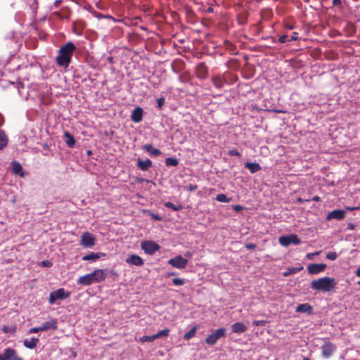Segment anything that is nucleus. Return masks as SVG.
Listing matches in <instances>:
<instances>
[{"instance_id": "f257e3e1", "label": "nucleus", "mask_w": 360, "mask_h": 360, "mask_svg": "<svg viewBox=\"0 0 360 360\" xmlns=\"http://www.w3.org/2000/svg\"><path fill=\"white\" fill-rule=\"evenodd\" d=\"M75 50L76 46L71 41H68L62 46L58 51V55L56 59L57 65L65 68H68Z\"/></svg>"}, {"instance_id": "f03ea898", "label": "nucleus", "mask_w": 360, "mask_h": 360, "mask_svg": "<svg viewBox=\"0 0 360 360\" xmlns=\"http://www.w3.org/2000/svg\"><path fill=\"white\" fill-rule=\"evenodd\" d=\"M107 270L98 269L94 272L85 274L77 280L78 285H90L93 283H101L107 277Z\"/></svg>"}, {"instance_id": "7ed1b4c3", "label": "nucleus", "mask_w": 360, "mask_h": 360, "mask_svg": "<svg viewBox=\"0 0 360 360\" xmlns=\"http://www.w3.org/2000/svg\"><path fill=\"white\" fill-rule=\"evenodd\" d=\"M336 282L335 278L325 276L311 282V288L313 290L323 292H330L335 289Z\"/></svg>"}, {"instance_id": "20e7f679", "label": "nucleus", "mask_w": 360, "mask_h": 360, "mask_svg": "<svg viewBox=\"0 0 360 360\" xmlns=\"http://www.w3.org/2000/svg\"><path fill=\"white\" fill-rule=\"evenodd\" d=\"M226 329L225 328H219L210 334L205 341L208 345L213 346L219 339L226 337Z\"/></svg>"}, {"instance_id": "39448f33", "label": "nucleus", "mask_w": 360, "mask_h": 360, "mask_svg": "<svg viewBox=\"0 0 360 360\" xmlns=\"http://www.w3.org/2000/svg\"><path fill=\"white\" fill-rule=\"evenodd\" d=\"M70 292L65 290L64 288H59L53 291L49 295V302L50 304H53L58 300H65L69 297Z\"/></svg>"}, {"instance_id": "423d86ee", "label": "nucleus", "mask_w": 360, "mask_h": 360, "mask_svg": "<svg viewBox=\"0 0 360 360\" xmlns=\"http://www.w3.org/2000/svg\"><path fill=\"white\" fill-rule=\"evenodd\" d=\"M279 243L284 247H288L290 244L299 245L301 243V240L296 234H290L281 236Z\"/></svg>"}, {"instance_id": "0eeeda50", "label": "nucleus", "mask_w": 360, "mask_h": 360, "mask_svg": "<svg viewBox=\"0 0 360 360\" xmlns=\"http://www.w3.org/2000/svg\"><path fill=\"white\" fill-rule=\"evenodd\" d=\"M141 247L142 250H143L144 252L148 255H153L160 248V246L158 243L152 240L143 241L141 243Z\"/></svg>"}, {"instance_id": "6e6552de", "label": "nucleus", "mask_w": 360, "mask_h": 360, "mask_svg": "<svg viewBox=\"0 0 360 360\" xmlns=\"http://www.w3.org/2000/svg\"><path fill=\"white\" fill-rule=\"evenodd\" d=\"M168 264L177 269H184L188 264V259L181 255L176 256L168 260Z\"/></svg>"}, {"instance_id": "1a4fd4ad", "label": "nucleus", "mask_w": 360, "mask_h": 360, "mask_svg": "<svg viewBox=\"0 0 360 360\" xmlns=\"http://www.w3.org/2000/svg\"><path fill=\"white\" fill-rule=\"evenodd\" d=\"M80 244L85 248H91L95 244V238L89 232H84L81 236Z\"/></svg>"}, {"instance_id": "9d476101", "label": "nucleus", "mask_w": 360, "mask_h": 360, "mask_svg": "<svg viewBox=\"0 0 360 360\" xmlns=\"http://www.w3.org/2000/svg\"><path fill=\"white\" fill-rule=\"evenodd\" d=\"M0 360H21V359L17 356L15 350L7 348L0 354Z\"/></svg>"}, {"instance_id": "9b49d317", "label": "nucleus", "mask_w": 360, "mask_h": 360, "mask_svg": "<svg viewBox=\"0 0 360 360\" xmlns=\"http://www.w3.org/2000/svg\"><path fill=\"white\" fill-rule=\"evenodd\" d=\"M327 266L325 264H309L307 266V271L309 274H318L325 271Z\"/></svg>"}, {"instance_id": "f8f14e48", "label": "nucleus", "mask_w": 360, "mask_h": 360, "mask_svg": "<svg viewBox=\"0 0 360 360\" xmlns=\"http://www.w3.org/2000/svg\"><path fill=\"white\" fill-rule=\"evenodd\" d=\"M208 69L205 63H200L196 67L195 73L198 78L205 79L207 77Z\"/></svg>"}, {"instance_id": "ddd939ff", "label": "nucleus", "mask_w": 360, "mask_h": 360, "mask_svg": "<svg viewBox=\"0 0 360 360\" xmlns=\"http://www.w3.org/2000/svg\"><path fill=\"white\" fill-rule=\"evenodd\" d=\"M345 217V212L343 210H334L328 214L326 219L330 220L332 219H335L338 220H341Z\"/></svg>"}, {"instance_id": "4468645a", "label": "nucleus", "mask_w": 360, "mask_h": 360, "mask_svg": "<svg viewBox=\"0 0 360 360\" xmlns=\"http://www.w3.org/2000/svg\"><path fill=\"white\" fill-rule=\"evenodd\" d=\"M335 349V347L333 343L330 342L325 343L321 347L323 356L327 358L330 357L333 354Z\"/></svg>"}, {"instance_id": "2eb2a0df", "label": "nucleus", "mask_w": 360, "mask_h": 360, "mask_svg": "<svg viewBox=\"0 0 360 360\" xmlns=\"http://www.w3.org/2000/svg\"><path fill=\"white\" fill-rule=\"evenodd\" d=\"M126 262L129 264L141 266L143 265V259L139 255H131L126 259Z\"/></svg>"}, {"instance_id": "dca6fc26", "label": "nucleus", "mask_w": 360, "mask_h": 360, "mask_svg": "<svg viewBox=\"0 0 360 360\" xmlns=\"http://www.w3.org/2000/svg\"><path fill=\"white\" fill-rule=\"evenodd\" d=\"M131 119L134 122H140L143 119V109L141 107H136L131 115Z\"/></svg>"}, {"instance_id": "f3484780", "label": "nucleus", "mask_w": 360, "mask_h": 360, "mask_svg": "<svg viewBox=\"0 0 360 360\" xmlns=\"http://www.w3.org/2000/svg\"><path fill=\"white\" fill-rule=\"evenodd\" d=\"M152 161L149 159L145 160L139 158L137 160V166L142 171H148L152 167Z\"/></svg>"}, {"instance_id": "a211bd4d", "label": "nucleus", "mask_w": 360, "mask_h": 360, "mask_svg": "<svg viewBox=\"0 0 360 360\" xmlns=\"http://www.w3.org/2000/svg\"><path fill=\"white\" fill-rule=\"evenodd\" d=\"M57 328V321L54 319L43 323L39 329L41 331H46L50 329L55 330Z\"/></svg>"}, {"instance_id": "6ab92c4d", "label": "nucleus", "mask_w": 360, "mask_h": 360, "mask_svg": "<svg viewBox=\"0 0 360 360\" xmlns=\"http://www.w3.org/2000/svg\"><path fill=\"white\" fill-rule=\"evenodd\" d=\"M232 331L235 333H245L248 328L247 326L242 322H236L234 323L231 326Z\"/></svg>"}, {"instance_id": "aec40b11", "label": "nucleus", "mask_w": 360, "mask_h": 360, "mask_svg": "<svg viewBox=\"0 0 360 360\" xmlns=\"http://www.w3.org/2000/svg\"><path fill=\"white\" fill-rule=\"evenodd\" d=\"M295 311L299 313L311 314L312 313V307L309 303L300 304L297 307Z\"/></svg>"}, {"instance_id": "412c9836", "label": "nucleus", "mask_w": 360, "mask_h": 360, "mask_svg": "<svg viewBox=\"0 0 360 360\" xmlns=\"http://www.w3.org/2000/svg\"><path fill=\"white\" fill-rule=\"evenodd\" d=\"M212 82L217 89H221L224 86L225 80L220 75H214L212 77Z\"/></svg>"}, {"instance_id": "4be33fe9", "label": "nucleus", "mask_w": 360, "mask_h": 360, "mask_svg": "<svg viewBox=\"0 0 360 360\" xmlns=\"http://www.w3.org/2000/svg\"><path fill=\"white\" fill-rule=\"evenodd\" d=\"M11 170L12 173H13L15 174H18L19 176H22V167L20 163H19L16 161H13L11 163Z\"/></svg>"}, {"instance_id": "5701e85b", "label": "nucleus", "mask_w": 360, "mask_h": 360, "mask_svg": "<svg viewBox=\"0 0 360 360\" xmlns=\"http://www.w3.org/2000/svg\"><path fill=\"white\" fill-rule=\"evenodd\" d=\"M143 150L154 156H159L161 152L159 149L154 148L151 144H146L143 146Z\"/></svg>"}, {"instance_id": "b1692460", "label": "nucleus", "mask_w": 360, "mask_h": 360, "mask_svg": "<svg viewBox=\"0 0 360 360\" xmlns=\"http://www.w3.org/2000/svg\"><path fill=\"white\" fill-rule=\"evenodd\" d=\"M245 167L248 168L252 174L261 170V166L259 163L256 162H247L245 163Z\"/></svg>"}, {"instance_id": "393cba45", "label": "nucleus", "mask_w": 360, "mask_h": 360, "mask_svg": "<svg viewBox=\"0 0 360 360\" xmlns=\"http://www.w3.org/2000/svg\"><path fill=\"white\" fill-rule=\"evenodd\" d=\"M64 136L65 137V141L67 146L69 148H73L75 145V140L74 136L68 131L64 133Z\"/></svg>"}, {"instance_id": "a878e982", "label": "nucleus", "mask_w": 360, "mask_h": 360, "mask_svg": "<svg viewBox=\"0 0 360 360\" xmlns=\"http://www.w3.org/2000/svg\"><path fill=\"white\" fill-rule=\"evenodd\" d=\"M101 253L100 252H91L88 255L83 256L82 260L84 261H95L101 257Z\"/></svg>"}, {"instance_id": "bb28decb", "label": "nucleus", "mask_w": 360, "mask_h": 360, "mask_svg": "<svg viewBox=\"0 0 360 360\" xmlns=\"http://www.w3.org/2000/svg\"><path fill=\"white\" fill-rule=\"evenodd\" d=\"M38 342L39 339L36 338H32L30 340L26 339L24 340V346L29 349H33L36 347Z\"/></svg>"}, {"instance_id": "cd10ccee", "label": "nucleus", "mask_w": 360, "mask_h": 360, "mask_svg": "<svg viewBox=\"0 0 360 360\" xmlns=\"http://www.w3.org/2000/svg\"><path fill=\"white\" fill-rule=\"evenodd\" d=\"M198 326H193L189 331L186 333L184 335V339L186 340H188L193 338H194L196 335L197 330H198Z\"/></svg>"}, {"instance_id": "c85d7f7f", "label": "nucleus", "mask_w": 360, "mask_h": 360, "mask_svg": "<svg viewBox=\"0 0 360 360\" xmlns=\"http://www.w3.org/2000/svg\"><path fill=\"white\" fill-rule=\"evenodd\" d=\"M8 139L4 131L0 129V150H2L7 146Z\"/></svg>"}, {"instance_id": "c756f323", "label": "nucleus", "mask_w": 360, "mask_h": 360, "mask_svg": "<svg viewBox=\"0 0 360 360\" xmlns=\"http://www.w3.org/2000/svg\"><path fill=\"white\" fill-rule=\"evenodd\" d=\"M303 269L302 266L300 267H290L287 269V271L283 273L284 276H288L292 274H296L299 272L300 270Z\"/></svg>"}, {"instance_id": "7c9ffc66", "label": "nucleus", "mask_w": 360, "mask_h": 360, "mask_svg": "<svg viewBox=\"0 0 360 360\" xmlns=\"http://www.w3.org/2000/svg\"><path fill=\"white\" fill-rule=\"evenodd\" d=\"M178 164H179V160H178V159H176L175 158H167L165 159V165L167 167H169V166L176 167L178 165Z\"/></svg>"}, {"instance_id": "2f4dec72", "label": "nucleus", "mask_w": 360, "mask_h": 360, "mask_svg": "<svg viewBox=\"0 0 360 360\" xmlns=\"http://www.w3.org/2000/svg\"><path fill=\"white\" fill-rule=\"evenodd\" d=\"M165 206L167 208L172 209L173 210L177 211L182 209V205H174V203L171 202H167L165 203Z\"/></svg>"}, {"instance_id": "473e14b6", "label": "nucleus", "mask_w": 360, "mask_h": 360, "mask_svg": "<svg viewBox=\"0 0 360 360\" xmlns=\"http://www.w3.org/2000/svg\"><path fill=\"white\" fill-rule=\"evenodd\" d=\"M169 333V329H164L160 330L158 333L155 334V339L162 338V337H167Z\"/></svg>"}, {"instance_id": "72a5a7b5", "label": "nucleus", "mask_w": 360, "mask_h": 360, "mask_svg": "<svg viewBox=\"0 0 360 360\" xmlns=\"http://www.w3.org/2000/svg\"><path fill=\"white\" fill-rule=\"evenodd\" d=\"M216 200L221 202H229L231 199L227 198L225 194H218L216 197Z\"/></svg>"}, {"instance_id": "f704fd0d", "label": "nucleus", "mask_w": 360, "mask_h": 360, "mask_svg": "<svg viewBox=\"0 0 360 360\" xmlns=\"http://www.w3.org/2000/svg\"><path fill=\"white\" fill-rule=\"evenodd\" d=\"M155 339V335H144L143 337H141L140 338V340L142 342H153L154 341Z\"/></svg>"}, {"instance_id": "c9c22d12", "label": "nucleus", "mask_w": 360, "mask_h": 360, "mask_svg": "<svg viewBox=\"0 0 360 360\" xmlns=\"http://www.w3.org/2000/svg\"><path fill=\"white\" fill-rule=\"evenodd\" d=\"M172 283L175 285H183L185 283V281L183 278H175L172 280Z\"/></svg>"}, {"instance_id": "e433bc0d", "label": "nucleus", "mask_w": 360, "mask_h": 360, "mask_svg": "<svg viewBox=\"0 0 360 360\" xmlns=\"http://www.w3.org/2000/svg\"><path fill=\"white\" fill-rule=\"evenodd\" d=\"M287 41H290V36H288V35L284 34V35L281 36L278 38V42L281 43V44H283V43H285Z\"/></svg>"}, {"instance_id": "4c0bfd02", "label": "nucleus", "mask_w": 360, "mask_h": 360, "mask_svg": "<svg viewBox=\"0 0 360 360\" xmlns=\"http://www.w3.org/2000/svg\"><path fill=\"white\" fill-rule=\"evenodd\" d=\"M337 257H338V255L335 252H329L326 255V258L330 260H335V259H336Z\"/></svg>"}, {"instance_id": "58836bf2", "label": "nucleus", "mask_w": 360, "mask_h": 360, "mask_svg": "<svg viewBox=\"0 0 360 360\" xmlns=\"http://www.w3.org/2000/svg\"><path fill=\"white\" fill-rule=\"evenodd\" d=\"M266 323V321H264V320H257V321H254L252 324L255 326H264Z\"/></svg>"}, {"instance_id": "ea45409f", "label": "nucleus", "mask_w": 360, "mask_h": 360, "mask_svg": "<svg viewBox=\"0 0 360 360\" xmlns=\"http://www.w3.org/2000/svg\"><path fill=\"white\" fill-rule=\"evenodd\" d=\"M165 103V98L161 97V98H158V101H157V103H158L157 107L159 109H161L162 108V106L164 105Z\"/></svg>"}, {"instance_id": "a19ab883", "label": "nucleus", "mask_w": 360, "mask_h": 360, "mask_svg": "<svg viewBox=\"0 0 360 360\" xmlns=\"http://www.w3.org/2000/svg\"><path fill=\"white\" fill-rule=\"evenodd\" d=\"M229 155L231 156H240V153L238 152L237 149H232L229 151Z\"/></svg>"}, {"instance_id": "79ce46f5", "label": "nucleus", "mask_w": 360, "mask_h": 360, "mask_svg": "<svg viewBox=\"0 0 360 360\" xmlns=\"http://www.w3.org/2000/svg\"><path fill=\"white\" fill-rule=\"evenodd\" d=\"M41 265L45 267H50L52 266V262L49 260H44L41 262Z\"/></svg>"}, {"instance_id": "37998d69", "label": "nucleus", "mask_w": 360, "mask_h": 360, "mask_svg": "<svg viewBox=\"0 0 360 360\" xmlns=\"http://www.w3.org/2000/svg\"><path fill=\"white\" fill-rule=\"evenodd\" d=\"M245 248L248 250H253L257 248V245L254 243H248L245 245Z\"/></svg>"}, {"instance_id": "c03bdc74", "label": "nucleus", "mask_w": 360, "mask_h": 360, "mask_svg": "<svg viewBox=\"0 0 360 360\" xmlns=\"http://www.w3.org/2000/svg\"><path fill=\"white\" fill-rule=\"evenodd\" d=\"M198 189V186L196 184H191L187 187V190L190 191H193Z\"/></svg>"}, {"instance_id": "a18cd8bd", "label": "nucleus", "mask_w": 360, "mask_h": 360, "mask_svg": "<svg viewBox=\"0 0 360 360\" xmlns=\"http://www.w3.org/2000/svg\"><path fill=\"white\" fill-rule=\"evenodd\" d=\"M298 33L297 32H293L291 36H290V40L291 41H295L298 39L297 37Z\"/></svg>"}, {"instance_id": "49530a36", "label": "nucleus", "mask_w": 360, "mask_h": 360, "mask_svg": "<svg viewBox=\"0 0 360 360\" xmlns=\"http://www.w3.org/2000/svg\"><path fill=\"white\" fill-rule=\"evenodd\" d=\"M319 253H320V252H319V251L316 252H314V253H308V254L307 255V257L309 259H313V257H314V255H319Z\"/></svg>"}, {"instance_id": "de8ad7c7", "label": "nucleus", "mask_w": 360, "mask_h": 360, "mask_svg": "<svg viewBox=\"0 0 360 360\" xmlns=\"http://www.w3.org/2000/svg\"><path fill=\"white\" fill-rule=\"evenodd\" d=\"M243 209V206L239 205H236L233 206V210L236 212L241 211Z\"/></svg>"}, {"instance_id": "09e8293b", "label": "nucleus", "mask_w": 360, "mask_h": 360, "mask_svg": "<svg viewBox=\"0 0 360 360\" xmlns=\"http://www.w3.org/2000/svg\"><path fill=\"white\" fill-rule=\"evenodd\" d=\"M39 331H41L40 329H39V327H37V328H32L30 329V333H37Z\"/></svg>"}, {"instance_id": "8fccbe9b", "label": "nucleus", "mask_w": 360, "mask_h": 360, "mask_svg": "<svg viewBox=\"0 0 360 360\" xmlns=\"http://www.w3.org/2000/svg\"><path fill=\"white\" fill-rule=\"evenodd\" d=\"M37 0H32V4L31 5L32 8V9H36L37 8Z\"/></svg>"}, {"instance_id": "3c124183", "label": "nucleus", "mask_w": 360, "mask_h": 360, "mask_svg": "<svg viewBox=\"0 0 360 360\" xmlns=\"http://www.w3.org/2000/svg\"><path fill=\"white\" fill-rule=\"evenodd\" d=\"M333 6H338L341 4V0H333Z\"/></svg>"}, {"instance_id": "603ef678", "label": "nucleus", "mask_w": 360, "mask_h": 360, "mask_svg": "<svg viewBox=\"0 0 360 360\" xmlns=\"http://www.w3.org/2000/svg\"><path fill=\"white\" fill-rule=\"evenodd\" d=\"M308 201H309V200H303V199H302V198H298L297 199V202H300V203H302V202H308Z\"/></svg>"}, {"instance_id": "864d4df0", "label": "nucleus", "mask_w": 360, "mask_h": 360, "mask_svg": "<svg viewBox=\"0 0 360 360\" xmlns=\"http://www.w3.org/2000/svg\"><path fill=\"white\" fill-rule=\"evenodd\" d=\"M354 227H355L354 224H351V223L348 224V225H347V229L349 230H354Z\"/></svg>"}, {"instance_id": "5fc2aeb1", "label": "nucleus", "mask_w": 360, "mask_h": 360, "mask_svg": "<svg viewBox=\"0 0 360 360\" xmlns=\"http://www.w3.org/2000/svg\"><path fill=\"white\" fill-rule=\"evenodd\" d=\"M312 200L316 201V202H319L321 200V198L319 196L315 195L312 198Z\"/></svg>"}, {"instance_id": "6e6d98bb", "label": "nucleus", "mask_w": 360, "mask_h": 360, "mask_svg": "<svg viewBox=\"0 0 360 360\" xmlns=\"http://www.w3.org/2000/svg\"><path fill=\"white\" fill-rule=\"evenodd\" d=\"M62 1L61 0H56L55 2H54V6L56 7H58L60 6V4H61Z\"/></svg>"}, {"instance_id": "4d7b16f0", "label": "nucleus", "mask_w": 360, "mask_h": 360, "mask_svg": "<svg viewBox=\"0 0 360 360\" xmlns=\"http://www.w3.org/2000/svg\"><path fill=\"white\" fill-rule=\"evenodd\" d=\"M355 274H356V276L360 277V266L356 270Z\"/></svg>"}, {"instance_id": "13d9d810", "label": "nucleus", "mask_w": 360, "mask_h": 360, "mask_svg": "<svg viewBox=\"0 0 360 360\" xmlns=\"http://www.w3.org/2000/svg\"><path fill=\"white\" fill-rule=\"evenodd\" d=\"M185 256L188 257H191L192 256V253L191 252H186L185 253Z\"/></svg>"}, {"instance_id": "bf43d9fd", "label": "nucleus", "mask_w": 360, "mask_h": 360, "mask_svg": "<svg viewBox=\"0 0 360 360\" xmlns=\"http://www.w3.org/2000/svg\"><path fill=\"white\" fill-rule=\"evenodd\" d=\"M153 218L156 220H160L161 219V217H159L158 214L156 215H153Z\"/></svg>"}, {"instance_id": "052dcab7", "label": "nucleus", "mask_w": 360, "mask_h": 360, "mask_svg": "<svg viewBox=\"0 0 360 360\" xmlns=\"http://www.w3.org/2000/svg\"><path fill=\"white\" fill-rule=\"evenodd\" d=\"M3 331L4 333H7L8 332V328L7 326H4L3 328H2Z\"/></svg>"}, {"instance_id": "680f3d73", "label": "nucleus", "mask_w": 360, "mask_h": 360, "mask_svg": "<svg viewBox=\"0 0 360 360\" xmlns=\"http://www.w3.org/2000/svg\"><path fill=\"white\" fill-rule=\"evenodd\" d=\"M174 275H175L174 272L167 273V276H174Z\"/></svg>"}, {"instance_id": "e2e57ef3", "label": "nucleus", "mask_w": 360, "mask_h": 360, "mask_svg": "<svg viewBox=\"0 0 360 360\" xmlns=\"http://www.w3.org/2000/svg\"><path fill=\"white\" fill-rule=\"evenodd\" d=\"M303 360H311V359H309V358H307V357H304V358H303Z\"/></svg>"}, {"instance_id": "0e129e2a", "label": "nucleus", "mask_w": 360, "mask_h": 360, "mask_svg": "<svg viewBox=\"0 0 360 360\" xmlns=\"http://www.w3.org/2000/svg\"><path fill=\"white\" fill-rule=\"evenodd\" d=\"M347 209H348V210H354V208H353V207H348Z\"/></svg>"}, {"instance_id": "69168bd1", "label": "nucleus", "mask_w": 360, "mask_h": 360, "mask_svg": "<svg viewBox=\"0 0 360 360\" xmlns=\"http://www.w3.org/2000/svg\"><path fill=\"white\" fill-rule=\"evenodd\" d=\"M212 11V8H210L209 11Z\"/></svg>"}, {"instance_id": "338daca9", "label": "nucleus", "mask_w": 360, "mask_h": 360, "mask_svg": "<svg viewBox=\"0 0 360 360\" xmlns=\"http://www.w3.org/2000/svg\"><path fill=\"white\" fill-rule=\"evenodd\" d=\"M357 284L360 285V281L357 282Z\"/></svg>"}, {"instance_id": "774afa93", "label": "nucleus", "mask_w": 360, "mask_h": 360, "mask_svg": "<svg viewBox=\"0 0 360 360\" xmlns=\"http://www.w3.org/2000/svg\"><path fill=\"white\" fill-rule=\"evenodd\" d=\"M91 152L90 150L88 151V154H91Z\"/></svg>"}]
</instances>
